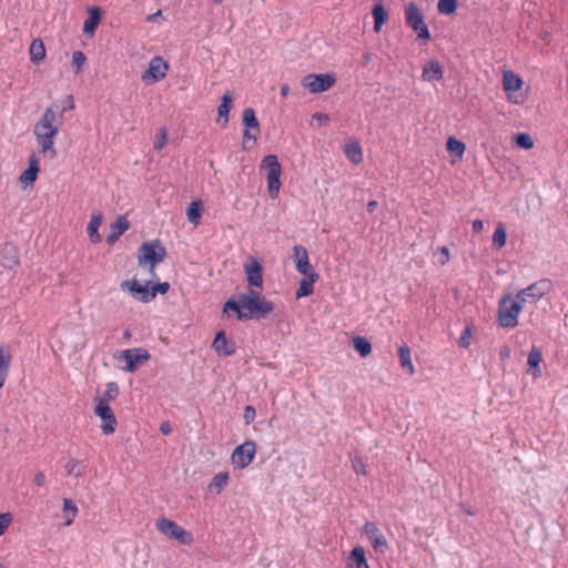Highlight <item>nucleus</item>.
I'll return each instance as SVG.
<instances>
[{
    "label": "nucleus",
    "mask_w": 568,
    "mask_h": 568,
    "mask_svg": "<svg viewBox=\"0 0 568 568\" xmlns=\"http://www.w3.org/2000/svg\"><path fill=\"white\" fill-rule=\"evenodd\" d=\"M331 119L326 113L316 112L312 114L310 125L311 126H325L329 123Z\"/></svg>",
    "instance_id": "obj_44"
},
{
    "label": "nucleus",
    "mask_w": 568,
    "mask_h": 568,
    "mask_svg": "<svg viewBox=\"0 0 568 568\" xmlns=\"http://www.w3.org/2000/svg\"><path fill=\"white\" fill-rule=\"evenodd\" d=\"M305 277L300 281L298 288L296 291V298L308 296L313 294L314 283L318 280V274L304 275Z\"/></svg>",
    "instance_id": "obj_28"
},
{
    "label": "nucleus",
    "mask_w": 568,
    "mask_h": 568,
    "mask_svg": "<svg viewBox=\"0 0 568 568\" xmlns=\"http://www.w3.org/2000/svg\"><path fill=\"white\" fill-rule=\"evenodd\" d=\"M446 149L450 154L456 155V160L460 161L464 156V153L466 151V145L464 142L457 140L454 136H450L447 139L446 142Z\"/></svg>",
    "instance_id": "obj_35"
},
{
    "label": "nucleus",
    "mask_w": 568,
    "mask_h": 568,
    "mask_svg": "<svg viewBox=\"0 0 568 568\" xmlns=\"http://www.w3.org/2000/svg\"><path fill=\"white\" fill-rule=\"evenodd\" d=\"M471 226L474 232L480 233L484 230V222L481 220H475Z\"/></svg>",
    "instance_id": "obj_56"
},
{
    "label": "nucleus",
    "mask_w": 568,
    "mask_h": 568,
    "mask_svg": "<svg viewBox=\"0 0 568 568\" xmlns=\"http://www.w3.org/2000/svg\"><path fill=\"white\" fill-rule=\"evenodd\" d=\"M121 290L130 292L135 298L144 303H148L154 298V292H151L148 286H143L136 280L122 282Z\"/></svg>",
    "instance_id": "obj_17"
},
{
    "label": "nucleus",
    "mask_w": 568,
    "mask_h": 568,
    "mask_svg": "<svg viewBox=\"0 0 568 568\" xmlns=\"http://www.w3.org/2000/svg\"><path fill=\"white\" fill-rule=\"evenodd\" d=\"M94 414L101 419V430L104 435H111L115 432L118 422L105 398L94 399Z\"/></svg>",
    "instance_id": "obj_9"
},
{
    "label": "nucleus",
    "mask_w": 568,
    "mask_h": 568,
    "mask_svg": "<svg viewBox=\"0 0 568 568\" xmlns=\"http://www.w3.org/2000/svg\"><path fill=\"white\" fill-rule=\"evenodd\" d=\"M352 467H353V470L357 474V475H361V476H366L367 475V471H366V465H365V462L363 460L362 457H354L352 459Z\"/></svg>",
    "instance_id": "obj_49"
},
{
    "label": "nucleus",
    "mask_w": 568,
    "mask_h": 568,
    "mask_svg": "<svg viewBox=\"0 0 568 568\" xmlns=\"http://www.w3.org/2000/svg\"><path fill=\"white\" fill-rule=\"evenodd\" d=\"M554 284L548 278H541L526 288L520 290L517 293V298L521 302L523 306L526 303L536 304L539 300H541L546 294L552 291Z\"/></svg>",
    "instance_id": "obj_7"
},
{
    "label": "nucleus",
    "mask_w": 568,
    "mask_h": 568,
    "mask_svg": "<svg viewBox=\"0 0 568 568\" xmlns=\"http://www.w3.org/2000/svg\"><path fill=\"white\" fill-rule=\"evenodd\" d=\"M81 462L75 458H69L64 464V470L68 475L80 476Z\"/></svg>",
    "instance_id": "obj_47"
},
{
    "label": "nucleus",
    "mask_w": 568,
    "mask_h": 568,
    "mask_svg": "<svg viewBox=\"0 0 568 568\" xmlns=\"http://www.w3.org/2000/svg\"><path fill=\"white\" fill-rule=\"evenodd\" d=\"M33 483L39 487L43 486L45 484L44 474L42 471L36 473L33 476Z\"/></svg>",
    "instance_id": "obj_55"
},
{
    "label": "nucleus",
    "mask_w": 568,
    "mask_h": 568,
    "mask_svg": "<svg viewBox=\"0 0 568 568\" xmlns=\"http://www.w3.org/2000/svg\"><path fill=\"white\" fill-rule=\"evenodd\" d=\"M130 227V222L125 215H120L114 223L110 225V233L106 236L109 244L115 243L120 236L125 233Z\"/></svg>",
    "instance_id": "obj_21"
},
{
    "label": "nucleus",
    "mask_w": 568,
    "mask_h": 568,
    "mask_svg": "<svg viewBox=\"0 0 568 568\" xmlns=\"http://www.w3.org/2000/svg\"><path fill=\"white\" fill-rule=\"evenodd\" d=\"M507 241V232L505 225L500 222L497 224L494 234H493V244L496 248H501L505 246Z\"/></svg>",
    "instance_id": "obj_39"
},
{
    "label": "nucleus",
    "mask_w": 568,
    "mask_h": 568,
    "mask_svg": "<svg viewBox=\"0 0 568 568\" xmlns=\"http://www.w3.org/2000/svg\"><path fill=\"white\" fill-rule=\"evenodd\" d=\"M273 310L274 304L252 288L246 293L239 294L236 300H229L223 306V313L234 312L239 321L263 318Z\"/></svg>",
    "instance_id": "obj_2"
},
{
    "label": "nucleus",
    "mask_w": 568,
    "mask_h": 568,
    "mask_svg": "<svg viewBox=\"0 0 568 568\" xmlns=\"http://www.w3.org/2000/svg\"><path fill=\"white\" fill-rule=\"evenodd\" d=\"M434 256L436 257V263L442 266L446 265L450 260V253L447 246L438 247Z\"/></svg>",
    "instance_id": "obj_45"
},
{
    "label": "nucleus",
    "mask_w": 568,
    "mask_h": 568,
    "mask_svg": "<svg viewBox=\"0 0 568 568\" xmlns=\"http://www.w3.org/2000/svg\"><path fill=\"white\" fill-rule=\"evenodd\" d=\"M468 516H474V511L470 508H465L464 510Z\"/></svg>",
    "instance_id": "obj_62"
},
{
    "label": "nucleus",
    "mask_w": 568,
    "mask_h": 568,
    "mask_svg": "<svg viewBox=\"0 0 568 568\" xmlns=\"http://www.w3.org/2000/svg\"><path fill=\"white\" fill-rule=\"evenodd\" d=\"M102 222H103V215L101 212L95 211L91 214L90 222L87 226V232H88L90 241L93 244L101 242V235L99 233V229L102 225Z\"/></svg>",
    "instance_id": "obj_24"
},
{
    "label": "nucleus",
    "mask_w": 568,
    "mask_h": 568,
    "mask_svg": "<svg viewBox=\"0 0 568 568\" xmlns=\"http://www.w3.org/2000/svg\"><path fill=\"white\" fill-rule=\"evenodd\" d=\"M75 108L73 95L68 94L62 98L61 106L51 104L45 108L33 125V136L38 149L43 158L53 160L58 155L55 148V138L63 124V113L73 111Z\"/></svg>",
    "instance_id": "obj_1"
},
{
    "label": "nucleus",
    "mask_w": 568,
    "mask_h": 568,
    "mask_svg": "<svg viewBox=\"0 0 568 568\" xmlns=\"http://www.w3.org/2000/svg\"><path fill=\"white\" fill-rule=\"evenodd\" d=\"M288 92H290V88H288V85H287V84H283V85L281 87V91H280L281 95H282L283 98H286V97L288 95Z\"/></svg>",
    "instance_id": "obj_60"
},
{
    "label": "nucleus",
    "mask_w": 568,
    "mask_h": 568,
    "mask_svg": "<svg viewBox=\"0 0 568 568\" xmlns=\"http://www.w3.org/2000/svg\"><path fill=\"white\" fill-rule=\"evenodd\" d=\"M165 255L166 250L160 240L144 242L139 248L138 264L142 268H148L150 275L155 277V266L163 262Z\"/></svg>",
    "instance_id": "obj_3"
},
{
    "label": "nucleus",
    "mask_w": 568,
    "mask_h": 568,
    "mask_svg": "<svg viewBox=\"0 0 568 568\" xmlns=\"http://www.w3.org/2000/svg\"><path fill=\"white\" fill-rule=\"evenodd\" d=\"M364 534L375 550H383L387 547V540L375 523L367 521L364 525Z\"/></svg>",
    "instance_id": "obj_19"
},
{
    "label": "nucleus",
    "mask_w": 568,
    "mask_h": 568,
    "mask_svg": "<svg viewBox=\"0 0 568 568\" xmlns=\"http://www.w3.org/2000/svg\"><path fill=\"white\" fill-rule=\"evenodd\" d=\"M542 359V355H541V352L536 348V347H532L529 355H528V365L532 368H535V372H534V376L535 377H539L541 372H540V368H539V364Z\"/></svg>",
    "instance_id": "obj_40"
},
{
    "label": "nucleus",
    "mask_w": 568,
    "mask_h": 568,
    "mask_svg": "<svg viewBox=\"0 0 568 568\" xmlns=\"http://www.w3.org/2000/svg\"><path fill=\"white\" fill-rule=\"evenodd\" d=\"M248 286L262 290L263 267L255 257H250L243 265Z\"/></svg>",
    "instance_id": "obj_15"
},
{
    "label": "nucleus",
    "mask_w": 568,
    "mask_h": 568,
    "mask_svg": "<svg viewBox=\"0 0 568 568\" xmlns=\"http://www.w3.org/2000/svg\"><path fill=\"white\" fill-rule=\"evenodd\" d=\"M160 16H161V11H158L156 13L149 16L148 21H153L154 19H156Z\"/></svg>",
    "instance_id": "obj_61"
},
{
    "label": "nucleus",
    "mask_w": 568,
    "mask_h": 568,
    "mask_svg": "<svg viewBox=\"0 0 568 568\" xmlns=\"http://www.w3.org/2000/svg\"><path fill=\"white\" fill-rule=\"evenodd\" d=\"M353 346L359 353L362 357H367L372 353L371 342L363 337L356 336L353 338Z\"/></svg>",
    "instance_id": "obj_38"
},
{
    "label": "nucleus",
    "mask_w": 568,
    "mask_h": 568,
    "mask_svg": "<svg viewBox=\"0 0 568 568\" xmlns=\"http://www.w3.org/2000/svg\"><path fill=\"white\" fill-rule=\"evenodd\" d=\"M156 529L170 539L176 540L181 545L189 546L193 542L192 532L181 527L169 518H160L155 523Z\"/></svg>",
    "instance_id": "obj_6"
},
{
    "label": "nucleus",
    "mask_w": 568,
    "mask_h": 568,
    "mask_svg": "<svg viewBox=\"0 0 568 568\" xmlns=\"http://www.w3.org/2000/svg\"><path fill=\"white\" fill-rule=\"evenodd\" d=\"M212 348L220 356H231L234 355L236 351L235 344L226 338V335L223 331L216 333L212 343Z\"/></svg>",
    "instance_id": "obj_20"
},
{
    "label": "nucleus",
    "mask_w": 568,
    "mask_h": 568,
    "mask_svg": "<svg viewBox=\"0 0 568 568\" xmlns=\"http://www.w3.org/2000/svg\"><path fill=\"white\" fill-rule=\"evenodd\" d=\"M230 475L227 471H220L215 474L210 481L207 489L214 494H221L229 485Z\"/></svg>",
    "instance_id": "obj_29"
},
{
    "label": "nucleus",
    "mask_w": 568,
    "mask_h": 568,
    "mask_svg": "<svg viewBox=\"0 0 568 568\" xmlns=\"http://www.w3.org/2000/svg\"><path fill=\"white\" fill-rule=\"evenodd\" d=\"M202 215V202L193 201L186 209V217L193 225H199Z\"/></svg>",
    "instance_id": "obj_37"
},
{
    "label": "nucleus",
    "mask_w": 568,
    "mask_h": 568,
    "mask_svg": "<svg viewBox=\"0 0 568 568\" xmlns=\"http://www.w3.org/2000/svg\"><path fill=\"white\" fill-rule=\"evenodd\" d=\"M293 260L296 270L302 275L317 274L310 263L307 250L302 245H295L293 247Z\"/></svg>",
    "instance_id": "obj_18"
},
{
    "label": "nucleus",
    "mask_w": 568,
    "mask_h": 568,
    "mask_svg": "<svg viewBox=\"0 0 568 568\" xmlns=\"http://www.w3.org/2000/svg\"><path fill=\"white\" fill-rule=\"evenodd\" d=\"M260 131H253L252 129H244L242 135V148L243 150H250L257 142Z\"/></svg>",
    "instance_id": "obj_41"
},
{
    "label": "nucleus",
    "mask_w": 568,
    "mask_h": 568,
    "mask_svg": "<svg viewBox=\"0 0 568 568\" xmlns=\"http://www.w3.org/2000/svg\"><path fill=\"white\" fill-rule=\"evenodd\" d=\"M242 122L244 129H252L253 131H261L260 122L255 115V111L252 108L243 110Z\"/></svg>",
    "instance_id": "obj_36"
},
{
    "label": "nucleus",
    "mask_w": 568,
    "mask_h": 568,
    "mask_svg": "<svg viewBox=\"0 0 568 568\" xmlns=\"http://www.w3.org/2000/svg\"><path fill=\"white\" fill-rule=\"evenodd\" d=\"M524 306L521 302L510 294L503 296L498 304L497 323L503 328H514L518 325V316Z\"/></svg>",
    "instance_id": "obj_4"
},
{
    "label": "nucleus",
    "mask_w": 568,
    "mask_h": 568,
    "mask_svg": "<svg viewBox=\"0 0 568 568\" xmlns=\"http://www.w3.org/2000/svg\"><path fill=\"white\" fill-rule=\"evenodd\" d=\"M87 57L82 51H74L72 54V67L74 68L75 73H80L82 71L83 65L85 64Z\"/></svg>",
    "instance_id": "obj_43"
},
{
    "label": "nucleus",
    "mask_w": 568,
    "mask_h": 568,
    "mask_svg": "<svg viewBox=\"0 0 568 568\" xmlns=\"http://www.w3.org/2000/svg\"><path fill=\"white\" fill-rule=\"evenodd\" d=\"M170 288V284L168 282L159 283L151 288V292H154V297L158 293L165 294Z\"/></svg>",
    "instance_id": "obj_54"
},
{
    "label": "nucleus",
    "mask_w": 568,
    "mask_h": 568,
    "mask_svg": "<svg viewBox=\"0 0 568 568\" xmlns=\"http://www.w3.org/2000/svg\"><path fill=\"white\" fill-rule=\"evenodd\" d=\"M62 513L64 518V525L70 526L78 515V507L75 503L70 498H64Z\"/></svg>",
    "instance_id": "obj_34"
},
{
    "label": "nucleus",
    "mask_w": 568,
    "mask_h": 568,
    "mask_svg": "<svg viewBox=\"0 0 568 568\" xmlns=\"http://www.w3.org/2000/svg\"><path fill=\"white\" fill-rule=\"evenodd\" d=\"M406 23L410 27L417 36V39L428 41L430 33L423 12L419 10L415 2H409L405 8Z\"/></svg>",
    "instance_id": "obj_8"
},
{
    "label": "nucleus",
    "mask_w": 568,
    "mask_h": 568,
    "mask_svg": "<svg viewBox=\"0 0 568 568\" xmlns=\"http://www.w3.org/2000/svg\"><path fill=\"white\" fill-rule=\"evenodd\" d=\"M13 521V515L11 513L0 514V537L9 529Z\"/></svg>",
    "instance_id": "obj_48"
},
{
    "label": "nucleus",
    "mask_w": 568,
    "mask_h": 568,
    "mask_svg": "<svg viewBox=\"0 0 568 568\" xmlns=\"http://www.w3.org/2000/svg\"><path fill=\"white\" fill-rule=\"evenodd\" d=\"M40 149L38 152L33 151L28 156V168L21 172L19 182L23 187H29L34 184L40 172Z\"/></svg>",
    "instance_id": "obj_13"
},
{
    "label": "nucleus",
    "mask_w": 568,
    "mask_h": 568,
    "mask_svg": "<svg viewBox=\"0 0 568 568\" xmlns=\"http://www.w3.org/2000/svg\"><path fill=\"white\" fill-rule=\"evenodd\" d=\"M256 416V412H255V408L251 405H247L245 408H244V413H243V418L245 420V424H251L254 418Z\"/></svg>",
    "instance_id": "obj_52"
},
{
    "label": "nucleus",
    "mask_w": 568,
    "mask_h": 568,
    "mask_svg": "<svg viewBox=\"0 0 568 568\" xmlns=\"http://www.w3.org/2000/svg\"><path fill=\"white\" fill-rule=\"evenodd\" d=\"M516 144L525 150H529L534 146V141L528 133H519L515 136Z\"/></svg>",
    "instance_id": "obj_46"
},
{
    "label": "nucleus",
    "mask_w": 568,
    "mask_h": 568,
    "mask_svg": "<svg viewBox=\"0 0 568 568\" xmlns=\"http://www.w3.org/2000/svg\"><path fill=\"white\" fill-rule=\"evenodd\" d=\"M256 454V445L252 440H246L235 447L231 454V463L236 468H245L252 464Z\"/></svg>",
    "instance_id": "obj_12"
},
{
    "label": "nucleus",
    "mask_w": 568,
    "mask_h": 568,
    "mask_svg": "<svg viewBox=\"0 0 568 568\" xmlns=\"http://www.w3.org/2000/svg\"><path fill=\"white\" fill-rule=\"evenodd\" d=\"M12 356L10 351L0 344V388L3 387L8 379Z\"/></svg>",
    "instance_id": "obj_26"
},
{
    "label": "nucleus",
    "mask_w": 568,
    "mask_h": 568,
    "mask_svg": "<svg viewBox=\"0 0 568 568\" xmlns=\"http://www.w3.org/2000/svg\"><path fill=\"white\" fill-rule=\"evenodd\" d=\"M101 20V10L98 7L89 9V17L83 23V32L93 36Z\"/></svg>",
    "instance_id": "obj_27"
},
{
    "label": "nucleus",
    "mask_w": 568,
    "mask_h": 568,
    "mask_svg": "<svg viewBox=\"0 0 568 568\" xmlns=\"http://www.w3.org/2000/svg\"><path fill=\"white\" fill-rule=\"evenodd\" d=\"M121 357L125 361L126 372L136 371L138 366L150 359V354L144 348H130L121 353Z\"/></svg>",
    "instance_id": "obj_16"
},
{
    "label": "nucleus",
    "mask_w": 568,
    "mask_h": 568,
    "mask_svg": "<svg viewBox=\"0 0 568 568\" xmlns=\"http://www.w3.org/2000/svg\"><path fill=\"white\" fill-rule=\"evenodd\" d=\"M336 83L334 73L307 74L302 79V85L310 93H321L329 90Z\"/></svg>",
    "instance_id": "obj_11"
},
{
    "label": "nucleus",
    "mask_w": 568,
    "mask_h": 568,
    "mask_svg": "<svg viewBox=\"0 0 568 568\" xmlns=\"http://www.w3.org/2000/svg\"><path fill=\"white\" fill-rule=\"evenodd\" d=\"M473 338V333L470 327H466L459 338V345L464 348H467L470 345Z\"/></svg>",
    "instance_id": "obj_51"
},
{
    "label": "nucleus",
    "mask_w": 568,
    "mask_h": 568,
    "mask_svg": "<svg viewBox=\"0 0 568 568\" xmlns=\"http://www.w3.org/2000/svg\"><path fill=\"white\" fill-rule=\"evenodd\" d=\"M437 9L443 14H452L457 10V1L456 0H439L437 3Z\"/></svg>",
    "instance_id": "obj_42"
},
{
    "label": "nucleus",
    "mask_w": 568,
    "mask_h": 568,
    "mask_svg": "<svg viewBox=\"0 0 568 568\" xmlns=\"http://www.w3.org/2000/svg\"><path fill=\"white\" fill-rule=\"evenodd\" d=\"M169 70L168 63L162 57H154L149 63V68L142 74V80L146 83L159 82L163 80Z\"/></svg>",
    "instance_id": "obj_14"
},
{
    "label": "nucleus",
    "mask_w": 568,
    "mask_h": 568,
    "mask_svg": "<svg viewBox=\"0 0 568 568\" xmlns=\"http://www.w3.org/2000/svg\"><path fill=\"white\" fill-rule=\"evenodd\" d=\"M343 151L351 163L357 165L363 162V149L358 141L348 140L344 143Z\"/></svg>",
    "instance_id": "obj_22"
},
{
    "label": "nucleus",
    "mask_w": 568,
    "mask_h": 568,
    "mask_svg": "<svg viewBox=\"0 0 568 568\" xmlns=\"http://www.w3.org/2000/svg\"><path fill=\"white\" fill-rule=\"evenodd\" d=\"M499 355L501 358H508L510 356V348L505 346L500 349Z\"/></svg>",
    "instance_id": "obj_58"
},
{
    "label": "nucleus",
    "mask_w": 568,
    "mask_h": 568,
    "mask_svg": "<svg viewBox=\"0 0 568 568\" xmlns=\"http://www.w3.org/2000/svg\"><path fill=\"white\" fill-rule=\"evenodd\" d=\"M160 430L163 435H169L171 433V426L169 423H162L160 425Z\"/></svg>",
    "instance_id": "obj_57"
},
{
    "label": "nucleus",
    "mask_w": 568,
    "mask_h": 568,
    "mask_svg": "<svg viewBox=\"0 0 568 568\" xmlns=\"http://www.w3.org/2000/svg\"><path fill=\"white\" fill-rule=\"evenodd\" d=\"M443 68L440 63L436 60H432L427 64H425L422 72V79L427 82L439 81L443 79Z\"/></svg>",
    "instance_id": "obj_25"
},
{
    "label": "nucleus",
    "mask_w": 568,
    "mask_h": 568,
    "mask_svg": "<svg viewBox=\"0 0 568 568\" xmlns=\"http://www.w3.org/2000/svg\"><path fill=\"white\" fill-rule=\"evenodd\" d=\"M260 170L266 171L267 192L270 197L272 200L277 199L282 186V166L277 156L275 154L264 156L260 164Z\"/></svg>",
    "instance_id": "obj_5"
},
{
    "label": "nucleus",
    "mask_w": 568,
    "mask_h": 568,
    "mask_svg": "<svg viewBox=\"0 0 568 568\" xmlns=\"http://www.w3.org/2000/svg\"><path fill=\"white\" fill-rule=\"evenodd\" d=\"M372 14L374 18V31L379 32L383 24L388 19V13L382 3H377L374 6Z\"/></svg>",
    "instance_id": "obj_33"
},
{
    "label": "nucleus",
    "mask_w": 568,
    "mask_h": 568,
    "mask_svg": "<svg viewBox=\"0 0 568 568\" xmlns=\"http://www.w3.org/2000/svg\"><path fill=\"white\" fill-rule=\"evenodd\" d=\"M377 205H378V204H377V201H375V200L369 201V202L367 203V211H368V212H374V211H375V209L377 207Z\"/></svg>",
    "instance_id": "obj_59"
},
{
    "label": "nucleus",
    "mask_w": 568,
    "mask_h": 568,
    "mask_svg": "<svg viewBox=\"0 0 568 568\" xmlns=\"http://www.w3.org/2000/svg\"><path fill=\"white\" fill-rule=\"evenodd\" d=\"M233 106V95L231 92H225L221 98V103L217 108L219 121L223 119V125L229 122V112Z\"/></svg>",
    "instance_id": "obj_30"
},
{
    "label": "nucleus",
    "mask_w": 568,
    "mask_h": 568,
    "mask_svg": "<svg viewBox=\"0 0 568 568\" xmlns=\"http://www.w3.org/2000/svg\"><path fill=\"white\" fill-rule=\"evenodd\" d=\"M398 356L400 366L407 371L409 375L415 374V366L412 362V352L408 345L403 344L398 347Z\"/></svg>",
    "instance_id": "obj_31"
},
{
    "label": "nucleus",
    "mask_w": 568,
    "mask_h": 568,
    "mask_svg": "<svg viewBox=\"0 0 568 568\" xmlns=\"http://www.w3.org/2000/svg\"><path fill=\"white\" fill-rule=\"evenodd\" d=\"M524 85L523 79L511 70H505L503 72V89L506 93L507 100L514 104L524 102V97L518 91Z\"/></svg>",
    "instance_id": "obj_10"
},
{
    "label": "nucleus",
    "mask_w": 568,
    "mask_h": 568,
    "mask_svg": "<svg viewBox=\"0 0 568 568\" xmlns=\"http://www.w3.org/2000/svg\"><path fill=\"white\" fill-rule=\"evenodd\" d=\"M346 567L347 568H371L367 559L365 549L362 546H356L351 551L347 560H346Z\"/></svg>",
    "instance_id": "obj_23"
},
{
    "label": "nucleus",
    "mask_w": 568,
    "mask_h": 568,
    "mask_svg": "<svg viewBox=\"0 0 568 568\" xmlns=\"http://www.w3.org/2000/svg\"><path fill=\"white\" fill-rule=\"evenodd\" d=\"M30 60L33 63H40L45 58V48L43 41L40 38L32 40L29 48Z\"/></svg>",
    "instance_id": "obj_32"
},
{
    "label": "nucleus",
    "mask_w": 568,
    "mask_h": 568,
    "mask_svg": "<svg viewBox=\"0 0 568 568\" xmlns=\"http://www.w3.org/2000/svg\"><path fill=\"white\" fill-rule=\"evenodd\" d=\"M168 141V133L164 128H161L156 134L155 142H154V149L156 151H161Z\"/></svg>",
    "instance_id": "obj_50"
},
{
    "label": "nucleus",
    "mask_w": 568,
    "mask_h": 568,
    "mask_svg": "<svg viewBox=\"0 0 568 568\" xmlns=\"http://www.w3.org/2000/svg\"><path fill=\"white\" fill-rule=\"evenodd\" d=\"M118 385L115 383H109L108 386H106V390L104 393V397L106 399V402L109 399H112L115 397V395L118 394Z\"/></svg>",
    "instance_id": "obj_53"
}]
</instances>
